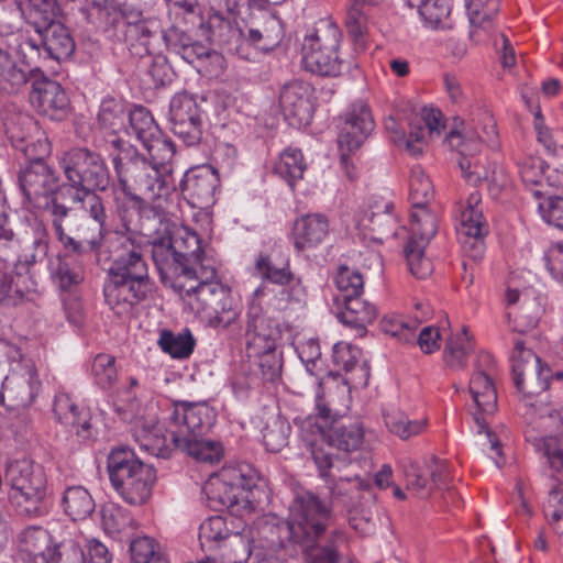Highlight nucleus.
<instances>
[{"label": "nucleus", "mask_w": 563, "mask_h": 563, "mask_svg": "<svg viewBox=\"0 0 563 563\" xmlns=\"http://www.w3.org/2000/svg\"><path fill=\"white\" fill-rule=\"evenodd\" d=\"M332 520L331 506L313 493L297 496L287 520L267 517L254 531H233L216 549L213 563H245L251 555L258 563H286L296 553L312 550Z\"/></svg>", "instance_id": "1"}, {"label": "nucleus", "mask_w": 563, "mask_h": 563, "mask_svg": "<svg viewBox=\"0 0 563 563\" xmlns=\"http://www.w3.org/2000/svg\"><path fill=\"white\" fill-rule=\"evenodd\" d=\"M112 145L119 150L113 165L120 188L142 216L148 218L153 212L154 220L162 224L173 202L175 187L172 176L162 173L133 146L122 147L120 139L113 140Z\"/></svg>", "instance_id": "2"}, {"label": "nucleus", "mask_w": 563, "mask_h": 563, "mask_svg": "<svg viewBox=\"0 0 563 563\" xmlns=\"http://www.w3.org/2000/svg\"><path fill=\"white\" fill-rule=\"evenodd\" d=\"M151 244L162 283L179 296L199 285L202 269L214 268L203 262L200 239L187 227H175L167 236L154 239Z\"/></svg>", "instance_id": "3"}, {"label": "nucleus", "mask_w": 563, "mask_h": 563, "mask_svg": "<svg viewBox=\"0 0 563 563\" xmlns=\"http://www.w3.org/2000/svg\"><path fill=\"white\" fill-rule=\"evenodd\" d=\"M86 219L79 220L77 213L66 203H54L53 229L58 241L66 250L82 254L107 245L115 232H111L109 216L100 196L90 194Z\"/></svg>", "instance_id": "4"}, {"label": "nucleus", "mask_w": 563, "mask_h": 563, "mask_svg": "<svg viewBox=\"0 0 563 563\" xmlns=\"http://www.w3.org/2000/svg\"><path fill=\"white\" fill-rule=\"evenodd\" d=\"M58 166L66 179L57 192L58 200L84 203L90 194L104 191L110 184V174L104 159L86 147H74L63 152Z\"/></svg>", "instance_id": "5"}, {"label": "nucleus", "mask_w": 563, "mask_h": 563, "mask_svg": "<svg viewBox=\"0 0 563 563\" xmlns=\"http://www.w3.org/2000/svg\"><path fill=\"white\" fill-rule=\"evenodd\" d=\"M511 363L515 386L526 398L525 406L528 407V410L525 415L527 419L530 423L536 422L543 429L560 428L562 417L558 410L548 405L537 407L529 401L532 396L548 389L551 377L550 367L542 365L541 360L531 350L526 349L521 340L515 343Z\"/></svg>", "instance_id": "6"}, {"label": "nucleus", "mask_w": 563, "mask_h": 563, "mask_svg": "<svg viewBox=\"0 0 563 563\" xmlns=\"http://www.w3.org/2000/svg\"><path fill=\"white\" fill-rule=\"evenodd\" d=\"M318 430L308 448L319 475L328 477L330 470L341 471V467L346 465L347 453L362 448L365 431L358 421L330 424L327 429L319 427Z\"/></svg>", "instance_id": "7"}, {"label": "nucleus", "mask_w": 563, "mask_h": 563, "mask_svg": "<svg viewBox=\"0 0 563 563\" xmlns=\"http://www.w3.org/2000/svg\"><path fill=\"white\" fill-rule=\"evenodd\" d=\"M107 468L115 492L130 505H142L151 496L155 470L126 448H117L108 456Z\"/></svg>", "instance_id": "8"}, {"label": "nucleus", "mask_w": 563, "mask_h": 563, "mask_svg": "<svg viewBox=\"0 0 563 563\" xmlns=\"http://www.w3.org/2000/svg\"><path fill=\"white\" fill-rule=\"evenodd\" d=\"M255 486V474L247 465H229L210 476L202 492L208 507L221 511L251 504Z\"/></svg>", "instance_id": "9"}, {"label": "nucleus", "mask_w": 563, "mask_h": 563, "mask_svg": "<svg viewBox=\"0 0 563 563\" xmlns=\"http://www.w3.org/2000/svg\"><path fill=\"white\" fill-rule=\"evenodd\" d=\"M197 283V287L184 292L181 297L194 298L198 310L208 311L211 327L228 329L233 325L239 319L240 310L230 290L217 280L216 269H202Z\"/></svg>", "instance_id": "10"}, {"label": "nucleus", "mask_w": 563, "mask_h": 563, "mask_svg": "<svg viewBox=\"0 0 563 563\" xmlns=\"http://www.w3.org/2000/svg\"><path fill=\"white\" fill-rule=\"evenodd\" d=\"M209 24L212 33L222 37L223 42H238L243 37L262 51L273 49L284 37L282 21L266 11L260 12L244 27L233 26L228 18L219 13L210 16Z\"/></svg>", "instance_id": "11"}, {"label": "nucleus", "mask_w": 563, "mask_h": 563, "mask_svg": "<svg viewBox=\"0 0 563 563\" xmlns=\"http://www.w3.org/2000/svg\"><path fill=\"white\" fill-rule=\"evenodd\" d=\"M340 30L329 22L321 23L312 34L305 37L301 53L302 66L319 76H336L341 69L338 56Z\"/></svg>", "instance_id": "12"}, {"label": "nucleus", "mask_w": 563, "mask_h": 563, "mask_svg": "<svg viewBox=\"0 0 563 563\" xmlns=\"http://www.w3.org/2000/svg\"><path fill=\"white\" fill-rule=\"evenodd\" d=\"M44 156L25 157L31 164L21 170L19 183L25 198L35 207L44 209L54 225V203L65 206L68 201L56 199L60 184L55 172L43 161Z\"/></svg>", "instance_id": "13"}, {"label": "nucleus", "mask_w": 563, "mask_h": 563, "mask_svg": "<svg viewBox=\"0 0 563 563\" xmlns=\"http://www.w3.org/2000/svg\"><path fill=\"white\" fill-rule=\"evenodd\" d=\"M534 448L543 454L551 476L558 482L549 493L544 514L556 534L563 538V442L556 437L532 438Z\"/></svg>", "instance_id": "14"}, {"label": "nucleus", "mask_w": 563, "mask_h": 563, "mask_svg": "<svg viewBox=\"0 0 563 563\" xmlns=\"http://www.w3.org/2000/svg\"><path fill=\"white\" fill-rule=\"evenodd\" d=\"M3 126L11 144L25 157H38L48 153V144L41 139L36 121L14 104L5 107Z\"/></svg>", "instance_id": "15"}, {"label": "nucleus", "mask_w": 563, "mask_h": 563, "mask_svg": "<svg viewBox=\"0 0 563 563\" xmlns=\"http://www.w3.org/2000/svg\"><path fill=\"white\" fill-rule=\"evenodd\" d=\"M266 295V287L261 286L254 292L246 313V349L250 354H258L262 349L276 346L280 339L279 324L266 316L261 299Z\"/></svg>", "instance_id": "16"}, {"label": "nucleus", "mask_w": 563, "mask_h": 563, "mask_svg": "<svg viewBox=\"0 0 563 563\" xmlns=\"http://www.w3.org/2000/svg\"><path fill=\"white\" fill-rule=\"evenodd\" d=\"M214 421V412L206 402L177 401L169 417L167 432L172 443L201 435Z\"/></svg>", "instance_id": "17"}, {"label": "nucleus", "mask_w": 563, "mask_h": 563, "mask_svg": "<svg viewBox=\"0 0 563 563\" xmlns=\"http://www.w3.org/2000/svg\"><path fill=\"white\" fill-rule=\"evenodd\" d=\"M112 262L109 274L121 278L150 280L147 265L136 246L128 236L114 233L104 246Z\"/></svg>", "instance_id": "18"}, {"label": "nucleus", "mask_w": 563, "mask_h": 563, "mask_svg": "<svg viewBox=\"0 0 563 563\" xmlns=\"http://www.w3.org/2000/svg\"><path fill=\"white\" fill-rule=\"evenodd\" d=\"M172 130L186 145L192 146L202 137V111L196 98L187 92L175 95L169 104Z\"/></svg>", "instance_id": "19"}, {"label": "nucleus", "mask_w": 563, "mask_h": 563, "mask_svg": "<svg viewBox=\"0 0 563 563\" xmlns=\"http://www.w3.org/2000/svg\"><path fill=\"white\" fill-rule=\"evenodd\" d=\"M391 142L407 155L418 158L422 153V109L409 106L397 122L394 118L385 120Z\"/></svg>", "instance_id": "20"}, {"label": "nucleus", "mask_w": 563, "mask_h": 563, "mask_svg": "<svg viewBox=\"0 0 563 563\" xmlns=\"http://www.w3.org/2000/svg\"><path fill=\"white\" fill-rule=\"evenodd\" d=\"M313 87L302 80L285 84L279 93V103L290 125L300 128L310 123L313 106Z\"/></svg>", "instance_id": "21"}, {"label": "nucleus", "mask_w": 563, "mask_h": 563, "mask_svg": "<svg viewBox=\"0 0 563 563\" xmlns=\"http://www.w3.org/2000/svg\"><path fill=\"white\" fill-rule=\"evenodd\" d=\"M373 129L374 120L368 107L363 102L354 103L338 137L342 164H347L349 154L362 145Z\"/></svg>", "instance_id": "22"}, {"label": "nucleus", "mask_w": 563, "mask_h": 563, "mask_svg": "<svg viewBox=\"0 0 563 563\" xmlns=\"http://www.w3.org/2000/svg\"><path fill=\"white\" fill-rule=\"evenodd\" d=\"M150 280L121 278L111 276L104 285V298L109 307L118 314L130 313L135 306L146 298Z\"/></svg>", "instance_id": "23"}, {"label": "nucleus", "mask_w": 563, "mask_h": 563, "mask_svg": "<svg viewBox=\"0 0 563 563\" xmlns=\"http://www.w3.org/2000/svg\"><path fill=\"white\" fill-rule=\"evenodd\" d=\"M318 385L321 393L316 397L317 415L324 424L335 422L349 408L350 387L334 374H329L325 379L318 382Z\"/></svg>", "instance_id": "24"}, {"label": "nucleus", "mask_w": 563, "mask_h": 563, "mask_svg": "<svg viewBox=\"0 0 563 563\" xmlns=\"http://www.w3.org/2000/svg\"><path fill=\"white\" fill-rule=\"evenodd\" d=\"M494 372L495 361L493 356L489 353L481 352L468 389L482 413H493L497 407V393L492 380Z\"/></svg>", "instance_id": "25"}, {"label": "nucleus", "mask_w": 563, "mask_h": 563, "mask_svg": "<svg viewBox=\"0 0 563 563\" xmlns=\"http://www.w3.org/2000/svg\"><path fill=\"white\" fill-rule=\"evenodd\" d=\"M487 143L490 146L497 144L496 123L490 117H486V122L479 133L475 128L465 123L459 117H454L448 131L442 139V143L449 148L470 147V151H479L481 143Z\"/></svg>", "instance_id": "26"}, {"label": "nucleus", "mask_w": 563, "mask_h": 563, "mask_svg": "<svg viewBox=\"0 0 563 563\" xmlns=\"http://www.w3.org/2000/svg\"><path fill=\"white\" fill-rule=\"evenodd\" d=\"M20 553L25 563H58V544L41 526L25 528L19 537Z\"/></svg>", "instance_id": "27"}, {"label": "nucleus", "mask_w": 563, "mask_h": 563, "mask_svg": "<svg viewBox=\"0 0 563 563\" xmlns=\"http://www.w3.org/2000/svg\"><path fill=\"white\" fill-rule=\"evenodd\" d=\"M32 106L52 120H63L69 108V99L57 81L43 80L33 85L30 92Z\"/></svg>", "instance_id": "28"}, {"label": "nucleus", "mask_w": 563, "mask_h": 563, "mask_svg": "<svg viewBox=\"0 0 563 563\" xmlns=\"http://www.w3.org/2000/svg\"><path fill=\"white\" fill-rule=\"evenodd\" d=\"M218 185V173L211 166L202 165L185 173L180 189L190 203L201 207L212 201Z\"/></svg>", "instance_id": "29"}, {"label": "nucleus", "mask_w": 563, "mask_h": 563, "mask_svg": "<svg viewBox=\"0 0 563 563\" xmlns=\"http://www.w3.org/2000/svg\"><path fill=\"white\" fill-rule=\"evenodd\" d=\"M4 482L11 487L10 493L47 490V479L43 468L26 459L7 463Z\"/></svg>", "instance_id": "30"}, {"label": "nucleus", "mask_w": 563, "mask_h": 563, "mask_svg": "<svg viewBox=\"0 0 563 563\" xmlns=\"http://www.w3.org/2000/svg\"><path fill=\"white\" fill-rule=\"evenodd\" d=\"M36 33L40 37V42L29 41L27 44L37 51L42 47L52 59H66L75 51L74 38L67 27L60 22L53 23V25Z\"/></svg>", "instance_id": "31"}, {"label": "nucleus", "mask_w": 563, "mask_h": 563, "mask_svg": "<svg viewBox=\"0 0 563 563\" xmlns=\"http://www.w3.org/2000/svg\"><path fill=\"white\" fill-rule=\"evenodd\" d=\"M329 233V222L322 214H307L297 219L294 229V244L298 251L316 247Z\"/></svg>", "instance_id": "32"}, {"label": "nucleus", "mask_w": 563, "mask_h": 563, "mask_svg": "<svg viewBox=\"0 0 563 563\" xmlns=\"http://www.w3.org/2000/svg\"><path fill=\"white\" fill-rule=\"evenodd\" d=\"M242 522L233 517L212 516L199 528V542L203 550L214 551L238 529Z\"/></svg>", "instance_id": "33"}, {"label": "nucleus", "mask_w": 563, "mask_h": 563, "mask_svg": "<svg viewBox=\"0 0 563 563\" xmlns=\"http://www.w3.org/2000/svg\"><path fill=\"white\" fill-rule=\"evenodd\" d=\"M53 410L63 424L76 427V432L79 437L82 439L91 437V424L87 419L88 413L80 411L67 393L56 395Z\"/></svg>", "instance_id": "34"}, {"label": "nucleus", "mask_w": 563, "mask_h": 563, "mask_svg": "<svg viewBox=\"0 0 563 563\" xmlns=\"http://www.w3.org/2000/svg\"><path fill=\"white\" fill-rule=\"evenodd\" d=\"M344 306L345 309L339 314L340 320L342 323L354 329L357 336H364L367 332V324L376 319V308L372 303L361 299L360 296L345 299Z\"/></svg>", "instance_id": "35"}, {"label": "nucleus", "mask_w": 563, "mask_h": 563, "mask_svg": "<svg viewBox=\"0 0 563 563\" xmlns=\"http://www.w3.org/2000/svg\"><path fill=\"white\" fill-rule=\"evenodd\" d=\"M19 8L26 23L35 32L59 22L57 20L58 4L56 0H25L20 2Z\"/></svg>", "instance_id": "36"}, {"label": "nucleus", "mask_w": 563, "mask_h": 563, "mask_svg": "<svg viewBox=\"0 0 563 563\" xmlns=\"http://www.w3.org/2000/svg\"><path fill=\"white\" fill-rule=\"evenodd\" d=\"M134 438L141 450L157 457H169L172 446H174L172 441L168 442L166 439L162 427L157 424L136 426L134 430Z\"/></svg>", "instance_id": "37"}, {"label": "nucleus", "mask_w": 563, "mask_h": 563, "mask_svg": "<svg viewBox=\"0 0 563 563\" xmlns=\"http://www.w3.org/2000/svg\"><path fill=\"white\" fill-rule=\"evenodd\" d=\"M100 515L104 532L112 538L129 534L135 528V521L130 511L118 504H104Z\"/></svg>", "instance_id": "38"}, {"label": "nucleus", "mask_w": 563, "mask_h": 563, "mask_svg": "<svg viewBox=\"0 0 563 563\" xmlns=\"http://www.w3.org/2000/svg\"><path fill=\"white\" fill-rule=\"evenodd\" d=\"M27 82V70L0 44V91L16 93Z\"/></svg>", "instance_id": "39"}, {"label": "nucleus", "mask_w": 563, "mask_h": 563, "mask_svg": "<svg viewBox=\"0 0 563 563\" xmlns=\"http://www.w3.org/2000/svg\"><path fill=\"white\" fill-rule=\"evenodd\" d=\"M114 26L118 34H122L123 41L134 47L141 45L145 52H150V40L156 33V24L147 21H129L125 16L121 15L117 19Z\"/></svg>", "instance_id": "40"}, {"label": "nucleus", "mask_w": 563, "mask_h": 563, "mask_svg": "<svg viewBox=\"0 0 563 563\" xmlns=\"http://www.w3.org/2000/svg\"><path fill=\"white\" fill-rule=\"evenodd\" d=\"M474 345L468 328L463 325L461 333L448 339L443 352L444 363L452 369H463Z\"/></svg>", "instance_id": "41"}, {"label": "nucleus", "mask_w": 563, "mask_h": 563, "mask_svg": "<svg viewBox=\"0 0 563 563\" xmlns=\"http://www.w3.org/2000/svg\"><path fill=\"white\" fill-rule=\"evenodd\" d=\"M174 448L205 463L220 461L223 449L220 442L203 440L201 435L186 438L184 441L173 443Z\"/></svg>", "instance_id": "42"}, {"label": "nucleus", "mask_w": 563, "mask_h": 563, "mask_svg": "<svg viewBox=\"0 0 563 563\" xmlns=\"http://www.w3.org/2000/svg\"><path fill=\"white\" fill-rule=\"evenodd\" d=\"M430 472V496L433 500L438 498L443 499L446 504L450 501L455 503L457 498L456 492L453 489L450 475L449 466L445 461L432 459L429 465Z\"/></svg>", "instance_id": "43"}, {"label": "nucleus", "mask_w": 563, "mask_h": 563, "mask_svg": "<svg viewBox=\"0 0 563 563\" xmlns=\"http://www.w3.org/2000/svg\"><path fill=\"white\" fill-rule=\"evenodd\" d=\"M488 232L487 224L457 227V235L462 246L463 254L473 262H479L484 257L485 242L484 236Z\"/></svg>", "instance_id": "44"}, {"label": "nucleus", "mask_w": 563, "mask_h": 563, "mask_svg": "<svg viewBox=\"0 0 563 563\" xmlns=\"http://www.w3.org/2000/svg\"><path fill=\"white\" fill-rule=\"evenodd\" d=\"M65 512L73 520H84L95 510L96 504L90 493L81 486L68 487L63 496Z\"/></svg>", "instance_id": "45"}, {"label": "nucleus", "mask_w": 563, "mask_h": 563, "mask_svg": "<svg viewBox=\"0 0 563 563\" xmlns=\"http://www.w3.org/2000/svg\"><path fill=\"white\" fill-rule=\"evenodd\" d=\"M46 498L47 490L9 494L10 504L15 511L29 518L41 517L48 512Z\"/></svg>", "instance_id": "46"}, {"label": "nucleus", "mask_w": 563, "mask_h": 563, "mask_svg": "<svg viewBox=\"0 0 563 563\" xmlns=\"http://www.w3.org/2000/svg\"><path fill=\"white\" fill-rule=\"evenodd\" d=\"M419 324L418 319L405 321L399 317H385L380 321V328L385 333L405 343L412 344L417 342V344L422 347V330L416 333L419 329Z\"/></svg>", "instance_id": "47"}, {"label": "nucleus", "mask_w": 563, "mask_h": 563, "mask_svg": "<svg viewBox=\"0 0 563 563\" xmlns=\"http://www.w3.org/2000/svg\"><path fill=\"white\" fill-rule=\"evenodd\" d=\"M394 205L391 201L385 199L374 200V202L369 205V211L366 210L363 218L357 221V225L371 231L383 232L386 227L395 222L391 214Z\"/></svg>", "instance_id": "48"}, {"label": "nucleus", "mask_w": 563, "mask_h": 563, "mask_svg": "<svg viewBox=\"0 0 563 563\" xmlns=\"http://www.w3.org/2000/svg\"><path fill=\"white\" fill-rule=\"evenodd\" d=\"M290 424L279 415H273L267 419L262 430L263 443L267 451L280 452L288 444Z\"/></svg>", "instance_id": "49"}, {"label": "nucleus", "mask_w": 563, "mask_h": 563, "mask_svg": "<svg viewBox=\"0 0 563 563\" xmlns=\"http://www.w3.org/2000/svg\"><path fill=\"white\" fill-rule=\"evenodd\" d=\"M306 167L302 153L296 148H287L280 154L274 169L292 187L298 179L302 178Z\"/></svg>", "instance_id": "50"}, {"label": "nucleus", "mask_w": 563, "mask_h": 563, "mask_svg": "<svg viewBox=\"0 0 563 563\" xmlns=\"http://www.w3.org/2000/svg\"><path fill=\"white\" fill-rule=\"evenodd\" d=\"M454 150L459 152V167L468 184L477 186L483 178L489 177L488 166H485L481 158L475 157L479 151H470L467 146Z\"/></svg>", "instance_id": "51"}, {"label": "nucleus", "mask_w": 563, "mask_h": 563, "mask_svg": "<svg viewBox=\"0 0 563 563\" xmlns=\"http://www.w3.org/2000/svg\"><path fill=\"white\" fill-rule=\"evenodd\" d=\"M159 347L173 358H187L194 351L195 339L187 330L181 333L163 331L158 340Z\"/></svg>", "instance_id": "52"}, {"label": "nucleus", "mask_w": 563, "mask_h": 563, "mask_svg": "<svg viewBox=\"0 0 563 563\" xmlns=\"http://www.w3.org/2000/svg\"><path fill=\"white\" fill-rule=\"evenodd\" d=\"M255 268L262 279L279 286H288L295 279L288 258L285 260L282 266H277L269 256L261 254L255 262Z\"/></svg>", "instance_id": "53"}, {"label": "nucleus", "mask_w": 563, "mask_h": 563, "mask_svg": "<svg viewBox=\"0 0 563 563\" xmlns=\"http://www.w3.org/2000/svg\"><path fill=\"white\" fill-rule=\"evenodd\" d=\"M133 563H168L159 543L150 537H137L130 544Z\"/></svg>", "instance_id": "54"}, {"label": "nucleus", "mask_w": 563, "mask_h": 563, "mask_svg": "<svg viewBox=\"0 0 563 563\" xmlns=\"http://www.w3.org/2000/svg\"><path fill=\"white\" fill-rule=\"evenodd\" d=\"M129 123L132 133L144 144L157 136L161 130L151 112L144 107H136L129 112Z\"/></svg>", "instance_id": "55"}, {"label": "nucleus", "mask_w": 563, "mask_h": 563, "mask_svg": "<svg viewBox=\"0 0 563 563\" xmlns=\"http://www.w3.org/2000/svg\"><path fill=\"white\" fill-rule=\"evenodd\" d=\"M91 374L100 388H112L118 379L115 357L104 353L98 354L92 361Z\"/></svg>", "instance_id": "56"}, {"label": "nucleus", "mask_w": 563, "mask_h": 563, "mask_svg": "<svg viewBox=\"0 0 563 563\" xmlns=\"http://www.w3.org/2000/svg\"><path fill=\"white\" fill-rule=\"evenodd\" d=\"M450 13L451 0H424V26L431 30H450Z\"/></svg>", "instance_id": "57"}, {"label": "nucleus", "mask_w": 563, "mask_h": 563, "mask_svg": "<svg viewBox=\"0 0 563 563\" xmlns=\"http://www.w3.org/2000/svg\"><path fill=\"white\" fill-rule=\"evenodd\" d=\"M44 230H37L32 238H24L22 241L21 254L19 255V264L21 268L31 266L43 261L47 253V243L44 240Z\"/></svg>", "instance_id": "58"}, {"label": "nucleus", "mask_w": 563, "mask_h": 563, "mask_svg": "<svg viewBox=\"0 0 563 563\" xmlns=\"http://www.w3.org/2000/svg\"><path fill=\"white\" fill-rule=\"evenodd\" d=\"M334 284L345 300L362 295L364 278L358 271L341 265L335 273Z\"/></svg>", "instance_id": "59"}, {"label": "nucleus", "mask_w": 563, "mask_h": 563, "mask_svg": "<svg viewBox=\"0 0 563 563\" xmlns=\"http://www.w3.org/2000/svg\"><path fill=\"white\" fill-rule=\"evenodd\" d=\"M542 310L541 303L534 297L528 298L527 295H525L520 310L516 312L514 317V330L519 333H526L534 329L539 322Z\"/></svg>", "instance_id": "60"}, {"label": "nucleus", "mask_w": 563, "mask_h": 563, "mask_svg": "<svg viewBox=\"0 0 563 563\" xmlns=\"http://www.w3.org/2000/svg\"><path fill=\"white\" fill-rule=\"evenodd\" d=\"M253 355L258 360V369L263 380L274 383L280 378L283 360L282 353L277 352L276 346L262 349L258 354Z\"/></svg>", "instance_id": "61"}, {"label": "nucleus", "mask_w": 563, "mask_h": 563, "mask_svg": "<svg viewBox=\"0 0 563 563\" xmlns=\"http://www.w3.org/2000/svg\"><path fill=\"white\" fill-rule=\"evenodd\" d=\"M450 328L448 316L440 311L434 322L424 325V354L439 351L442 345V332Z\"/></svg>", "instance_id": "62"}, {"label": "nucleus", "mask_w": 563, "mask_h": 563, "mask_svg": "<svg viewBox=\"0 0 563 563\" xmlns=\"http://www.w3.org/2000/svg\"><path fill=\"white\" fill-rule=\"evenodd\" d=\"M144 147L147 150L151 157L150 163L154 164L155 167L163 166L174 155L173 143L164 139L162 132L155 137L145 142Z\"/></svg>", "instance_id": "63"}, {"label": "nucleus", "mask_w": 563, "mask_h": 563, "mask_svg": "<svg viewBox=\"0 0 563 563\" xmlns=\"http://www.w3.org/2000/svg\"><path fill=\"white\" fill-rule=\"evenodd\" d=\"M449 125L444 113L433 104L424 106V129L428 131V139L435 141L442 137V134Z\"/></svg>", "instance_id": "64"}]
</instances>
